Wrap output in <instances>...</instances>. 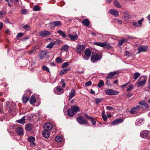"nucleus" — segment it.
Here are the masks:
<instances>
[{
	"label": "nucleus",
	"instance_id": "nucleus-12",
	"mask_svg": "<svg viewBox=\"0 0 150 150\" xmlns=\"http://www.w3.org/2000/svg\"><path fill=\"white\" fill-rule=\"evenodd\" d=\"M148 47L147 46H139L138 48V51L137 53L139 54L142 52H146L148 49Z\"/></svg>",
	"mask_w": 150,
	"mask_h": 150
},
{
	"label": "nucleus",
	"instance_id": "nucleus-26",
	"mask_svg": "<svg viewBox=\"0 0 150 150\" xmlns=\"http://www.w3.org/2000/svg\"><path fill=\"white\" fill-rule=\"evenodd\" d=\"M69 48V46L67 45H63L60 49L62 51H67Z\"/></svg>",
	"mask_w": 150,
	"mask_h": 150
},
{
	"label": "nucleus",
	"instance_id": "nucleus-64",
	"mask_svg": "<svg viewBox=\"0 0 150 150\" xmlns=\"http://www.w3.org/2000/svg\"><path fill=\"white\" fill-rule=\"evenodd\" d=\"M3 23L1 22H0V30H1V29L3 26Z\"/></svg>",
	"mask_w": 150,
	"mask_h": 150
},
{
	"label": "nucleus",
	"instance_id": "nucleus-27",
	"mask_svg": "<svg viewBox=\"0 0 150 150\" xmlns=\"http://www.w3.org/2000/svg\"><path fill=\"white\" fill-rule=\"evenodd\" d=\"M68 36L69 38L73 41H74L76 40L77 38V35H73L71 34H69L68 35Z\"/></svg>",
	"mask_w": 150,
	"mask_h": 150
},
{
	"label": "nucleus",
	"instance_id": "nucleus-24",
	"mask_svg": "<svg viewBox=\"0 0 150 150\" xmlns=\"http://www.w3.org/2000/svg\"><path fill=\"white\" fill-rule=\"evenodd\" d=\"M47 54V52L45 51H42L38 55L39 58L42 59L44 57V56L46 55Z\"/></svg>",
	"mask_w": 150,
	"mask_h": 150
},
{
	"label": "nucleus",
	"instance_id": "nucleus-38",
	"mask_svg": "<svg viewBox=\"0 0 150 150\" xmlns=\"http://www.w3.org/2000/svg\"><path fill=\"white\" fill-rule=\"evenodd\" d=\"M33 10L34 11H40V8L38 6L35 5Z\"/></svg>",
	"mask_w": 150,
	"mask_h": 150
},
{
	"label": "nucleus",
	"instance_id": "nucleus-40",
	"mask_svg": "<svg viewBox=\"0 0 150 150\" xmlns=\"http://www.w3.org/2000/svg\"><path fill=\"white\" fill-rule=\"evenodd\" d=\"M22 28L23 29H27L28 30H30L31 29L29 25L26 24L24 25L22 27Z\"/></svg>",
	"mask_w": 150,
	"mask_h": 150
},
{
	"label": "nucleus",
	"instance_id": "nucleus-22",
	"mask_svg": "<svg viewBox=\"0 0 150 150\" xmlns=\"http://www.w3.org/2000/svg\"><path fill=\"white\" fill-rule=\"evenodd\" d=\"M75 90H74V89H72L69 94V100H70L75 95Z\"/></svg>",
	"mask_w": 150,
	"mask_h": 150
},
{
	"label": "nucleus",
	"instance_id": "nucleus-16",
	"mask_svg": "<svg viewBox=\"0 0 150 150\" xmlns=\"http://www.w3.org/2000/svg\"><path fill=\"white\" fill-rule=\"evenodd\" d=\"M16 131L18 134L19 135H23L24 134L23 128L21 127H18Z\"/></svg>",
	"mask_w": 150,
	"mask_h": 150
},
{
	"label": "nucleus",
	"instance_id": "nucleus-50",
	"mask_svg": "<svg viewBox=\"0 0 150 150\" xmlns=\"http://www.w3.org/2000/svg\"><path fill=\"white\" fill-rule=\"evenodd\" d=\"M89 119L90 120L91 122L93 125H95L96 124V122L93 118L91 117V118H90Z\"/></svg>",
	"mask_w": 150,
	"mask_h": 150
},
{
	"label": "nucleus",
	"instance_id": "nucleus-33",
	"mask_svg": "<svg viewBox=\"0 0 150 150\" xmlns=\"http://www.w3.org/2000/svg\"><path fill=\"white\" fill-rule=\"evenodd\" d=\"M55 27H60L61 26V23L60 21H57L53 22Z\"/></svg>",
	"mask_w": 150,
	"mask_h": 150
},
{
	"label": "nucleus",
	"instance_id": "nucleus-30",
	"mask_svg": "<svg viewBox=\"0 0 150 150\" xmlns=\"http://www.w3.org/2000/svg\"><path fill=\"white\" fill-rule=\"evenodd\" d=\"M82 23L86 26H88L89 25V21L87 19L83 20L82 21Z\"/></svg>",
	"mask_w": 150,
	"mask_h": 150
},
{
	"label": "nucleus",
	"instance_id": "nucleus-51",
	"mask_svg": "<svg viewBox=\"0 0 150 150\" xmlns=\"http://www.w3.org/2000/svg\"><path fill=\"white\" fill-rule=\"evenodd\" d=\"M35 48H34L33 49L31 50H29V51H28V54L29 55L32 54V53H33V52L34 50H35Z\"/></svg>",
	"mask_w": 150,
	"mask_h": 150
},
{
	"label": "nucleus",
	"instance_id": "nucleus-20",
	"mask_svg": "<svg viewBox=\"0 0 150 150\" xmlns=\"http://www.w3.org/2000/svg\"><path fill=\"white\" fill-rule=\"evenodd\" d=\"M143 119L138 118L136 120L135 124L137 126H140L143 122Z\"/></svg>",
	"mask_w": 150,
	"mask_h": 150
},
{
	"label": "nucleus",
	"instance_id": "nucleus-60",
	"mask_svg": "<svg viewBox=\"0 0 150 150\" xmlns=\"http://www.w3.org/2000/svg\"><path fill=\"white\" fill-rule=\"evenodd\" d=\"M125 55L126 56H129L130 55V53L129 51H126L125 52Z\"/></svg>",
	"mask_w": 150,
	"mask_h": 150
},
{
	"label": "nucleus",
	"instance_id": "nucleus-25",
	"mask_svg": "<svg viewBox=\"0 0 150 150\" xmlns=\"http://www.w3.org/2000/svg\"><path fill=\"white\" fill-rule=\"evenodd\" d=\"M33 128L32 125L31 124H28L25 126V129L27 131L30 130Z\"/></svg>",
	"mask_w": 150,
	"mask_h": 150
},
{
	"label": "nucleus",
	"instance_id": "nucleus-57",
	"mask_svg": "<svg viewBox=\"0 0 150 150\" xmlns=\"http://www.w3.org/2000/svg\"><path fill=\"white\" fill-rule=\"evenodd\" d=\"M133 25L135 27H139L138 23L137 22H133L132 23Z\"/></svg>",
	"mask_w": 150,
	"mask_h": 150
},
{
	"label": "nucleus",
	"instance_id": "nucleus-59",
	"mask_svg": "<svg viewBox=\"0 0 150 150\" xmlns=\"http://www.w3.org/2000/svg\"><path fill=\"white\" fill-rule=\"evenodd\" d=\"M102 116L103 119V120L105 121L107 120V117L105 115H103Z\"/></svg>",
	"mask_w": 150,
	"mask_h": 150
},
{
	"label": "nucleus",
	"instance_id": "nucleus-46",
	"mask_svg": "<svg viewBox=\"0 0 150 150\" xmlns=\"http://www.w3.org/2000/svg\"><path fill=\"white\" fill-rule=\"evenodd\" d=\"M139 104L141 105H146L147 104L146 101L145 100H143L139 103Z\"/></svg>",
	"mask_w": 150,
	"mask_h": 150
},
{
	"label": "nucleus",
	"instance_id": "nucleus-44",
	"mask_svg": "<svg viewBox=\"0 0 150 150\" xmlns=\"http://www.w3.org/2000/svg\"><path fill=\"white\" fill-rule=\"evenodd\" d=\"M62 139L61 136H58L56 137L55 138V141H62Z\"/></svg>",
	"mask_w": 150,
	"mask_h": 150
},
{
	"label": "nucleus",
	"instance_id": "nucleus-37",
	"mask_svg": "<svg viewBox=\"0 0 150 150\" xmlns=\"http://www.w3.org/2000/svg\"><path fill=\"white\" fill-rule=\"evenodd\" d=\"M140 74L138 72H136L134 74L133 79L135 80H136L140 76Z\"/></svg>",
	"mask_w": 150,
	"mask_h": 150
},
{
	"label": "nucleus",
	"instance_id": "nucleus-58",
	"mask_svg": "<svg viewBox=\"0 0 150 150\" xmlns=\"http://www.w3.org/2000/svg\"><path fill=\"white\" fill-rule=\"evenodd\" d=\"M28 11L26 9H23L22 10L21 12L23 14H25L28 13Z\"/></svg>",
	"mask_w": 150,
	"mask_h": 150
},
{
	"label": "nucleus",
	"instance_id": "nucleus-35",
	"mask_svg": "<svg viewBox=\"0 0 150 150\" xmlns=\"http://www.w3.org/2000/svg\"><path fill=\"white\" fill-rule=\"evenodd\" d=\"M55 45V43L53 42H51L49 44H48L46 47L48 48L51 49L52 48L53 46Z\"/></svg>",
	"mask_w": 150,
	"mask_h": 150
},
{
	"label": "nucleus",
	"instance_id": "nucleus-61",
	"mask_svg": "<svg viewBox=\"0 0 150 150\" xmlns=\"http://www.w3.org/2000/svg\"><path fill=\"white\" fill-rule=\"evenodd\" d=\"M84 115L85 117L88 119H89L90 118H91V117L88 116V115L86 113L84 114Z\"/></svg>",
	"mask_w": 150,
	"mask_h": 150
},
{
	"label": "nucleus",
	"instance_id": "nucleus-13",
	"mask_svg": "<svg viewBox=\"0 0 150 150\" xmlns=\"http://www.w3.org/2000/svg\"><path fill=\"white\" fill-rule=\"evenodd\" d=\"M117 73V71L110 72L109 73L107 76L106 77V78L107 79H112Z\"/></svg>",
	"mask_w": 150,
	"mask_h": 150
},
{
	"label": "nucleus",
	"instance_id": "nucleus-17",
	"mask_svg": "<svg viewBox=\"0 0 150 150\" xmlns=\"http://www.w3.org/2000/svg\"><path fill=\"white\" fill-rule=\"evenodd\" d=\"M109 13L115 17L119 15L118 11L115 9H110L109 10Z\"/></svg>",
	"mask_w": 150,
	"mask_h": 150
},
{
	"label": "nucleus",
	"instance_id": "nucleus-8",
	"mask_svg": "<svg viewBox=\"0 0 150 150\" xmlns=\"http://www.w3.org/2000/svg\"><path fill=\"white\" fill-rule=\"evenodd\" d=\"M85 48V46L84 45H80L77 46L76 52L78 54H80L82 52Z\"/></svg>",
	"mask_w": 150,
	"mask_h": 150
},
{
	"label": "nucleus",
	"instance_id": "nucleus-54",
	"mask_svg": "<svg viewBox=\"0 0 150 150\" xmlns=\"http://www.w3.org/2000/svg\"><path fill=\"white\" fill-rule=\"evenodd\" d=\"M114 108L111 106H106V109L109 110H114Z\"/></svg>",
	"mask_w": 150,
	"mask_h": 150
},
{
	"label": "nucleus",
	"instance_id": "nucleus-29",
	"mask_svg": "<svg viewBox=\"0 0 150 150\" xmlns=\"http://www.w3.org/2000/svg\"><path fill=\"white\" fill-rule=\"evenodd\" d=\"M29 97L26 96L25 95L23 96L22 98L23 102L24 103H26L29 100Z\"/></svg>",
	"mask_w": 150,
	"mask_h": 150
},
{
	"label": "nucleus",
	"instance_id": "nucleus-1",
	"mask_svg": "<svg viewBox=\"0 0 150 150\" xmlns=\"http://www.w3.org/2000/svg\"><path fill=\"white\" fill-rule=\"evenodd\" d=\"M102 57V55L101 54L93 52L91 57V60L92 62L94 63L100 60Z\"/></svg>",
	"mask_w": 150,
	"mask_h": 150
},
{
	"label": "nucleus",
	"instance_id": "nucleus-49",
	"mask_svg": "<svg viewBox=\"0 0 150 150\" xmlns=\"http://www.w3.org/2000/svg\"><path fill=\"white\" fill-rule=\"evenodd\" d=\"M35 138L31 136L29 137L28 138V141H35Z\"/></svg>",
	"mask_w": 150,
	"mask_h": 150
},
{
	"label": "nucleus",
	"instance_id": "nucleus-32",
	"mask_svg": "<svg viewBox=\"0 0 150 150\" xmlns=\"http://www.w3.org/2000/svg\"><path fill=\"white\" fill-rule=\"evenodd\" d=\"M114 4L115 6L116 7L121 8L122 7V6L120 4L119 2L117 0L114 1Z\"/></svg>",
	"mask_w": 150,
	"mask_h": 150
},
{
	"label": "nucleus",
	"instance_id": "nucleus-56",
	"mask_svg": "<svg viewBox=\"0 0 150 150\" xmlns=\"http://www.w3.org/2000/svg\"><path fill=\"white\" fill-rule=\"evenodd\" d=\"M49 26L51 28H53L55 27L53 22L49 24Z\"/></svg>",
	"mask_w": 150,
	"mask_h": 150
},
{
	"label": "nucleus",
	"instance_id": "nucleus-28",
	"mask_svg": "<svg viewBox=\"0 0 150 150\" xmlns=\"http://www.w3.org/2000/svg\"><path fill=\"white\" fill-rule=\"evenodd\" d=\"M124 18L125 20H127L131 18V16L127 12L124 13Z\"/></svg>",
	"mask_w": 150,
	"mask_h": 150
},
{
	"label": "nucleus",
	"instance_id": "nucleus-15",
	"mask_svg": "<svg viewBox=\"0 0 150 150\" xmlns=\"http://www.w3.org/2000/svg\"><path fill=\"white\" fill-rule=\"evenodd\" d=\"M52 128V125L50 123H47L44 125V129L50 130Z\"/></svg>",
	"mask_w": 150,
	"mask_h": 150
},
{
	"label": "nucleus",
	"instance_id": "nucleus-14",
	"mask_svg": "<svg viewBox=\"0 0 150 150\" xmlns=\"http://www.w3.org/2000/svg\"><path fill=\"white\" fill-rule=\"evenodd\" d=\"M50 32L47 30H43L39 33V35L42 37H45L47 36L50 35Z\"/></svg>",
	"mask_w": 150,
	"mask_h": 150
},
{
	"label": "nucleus",
	"instance_id": "nucleus-7",
	"mask_svg": "<svg viewBox=\"0 0 150 150\" xmlns=\"http://www.w3.org/2000/svg\"><path fill=\"white\" fill-rule=\"evenodd\" d=\"M54 92L56 94H61L64 92V90L62 87L61 86H57L54 88Z\"/></svg>",
	"mask_w": 150,
	"mask_h": 150
},
{
	"label": "nucleus",
	"instance_id": "nucleus-19",
	"mask_svg": "<svg viewBox=\"0 0 150 150\" xmlns=\"http://www.w3.org/2000/svg\"><path fill=\"white\" fill-rule=\"evenodd\" d=\"M48 131L44 129L42 132V135L45 138H47L49 136L50 133Z\"/></svg>",
	"mask_w": 150,
	"mask_h": 150
},
{
	"label": "nucleus",
	"instance_id": "nucleus-53",
	"mask_svg": "<svg viewBox=\"0 0 150 150\" xmlns=\"http://www.w3.org/2000/svg\"><path fill=\"white\" fill-rule=\"evenodd\" d=\"M101 100V99L96 98L95 100L96 103L97 104H98L100 103Z\"/></svg>",
	"mask_w": 150,
	"mask_h": 150
},
{
	"label": "nucleus",
	"instance_id": "nucleus-39",
	"mask_svg": "<svg viewBox=\"0 0 150 150\" xmlns=\"http://www.w3.org/2000/svg\"><path fill=\"white\" fill-rule=\"evenodd\" d=\"M104 84L103 81L102 80H100L99 83L98 85V86L99 88H101Z\"/></svg>",
	"mask_w": 150,
	"mask_h": 150
},
{
	"label": "nucleus",
	"instance_id": "nucleus-45",
	"mask_svg": "<svg viewBox=\"0 0 150 150\" xmlns=\"http://www.w3.org/2000/svg\"><path fill=\"white\" fill-rule=\"evenodd\" d=\"M133 88L134 86L132 85H130L127 87V91H128L133 89Z\"/></svg>",
	"mask_w": 150,
	"mask_h": 150
},
{
	"label": "nucleus",
	"instance_id": "nucleus-23",
	"mask_svg": "<svg viewBox=\"0 0 150 150\" xmlns=\"http://www.w3.org/2000/svg\"><path fill=\"white\" fill-rule=\"evenodd\" d=\"M123 121V120L122 119H118L114 120L113 122H112L111 124L115 125H118L120 123H122Z\"/></svg>",
	"mask_w": 150,
	"mask_h": 150
},
{
	"label": "nucleus",
	"instance_id": "nucleus-55",
	"mask_svg": "<svg viewBox=\"0 0 150 150\" xmlns=\"http://www.w3.org/2000/svg\"><path fill=\"white\" fill-rule=\"evenodd\" d=\"M29 142H31L30 145V146H32L33 147L34 146H35L36 145V143L34 142V141H29Z\"/></svg>",
	"mask_w": 150,
	"mask_h": 150
},
{
	"label": "nucleus",
	"instance_id": "nucleus-47",
	"mask_svg": "<svg viewBox=\"0 0 150 150\" xmlns=\"http://www.w3.org/2000/svg\"><path fill=\"white\" fill-rule=\"evenodd\" d=\"M23 33H18L16 36V38L18 39L21 38L23 35Z\"/></svg>",
	"mask_w": 150,
	"mask_h": 150
},
{
	"label": "nucleus",
	"instance_id": "nucleus-4",
	"mask_svg": "<svg viewBox=\"0 0 150 150\" xmlns=\"http://www.w3.org/2000/svg\"><path fill=\"white\" fill-rule=\"evenodd\" d=\"M146 78L144 76H142L137 80V84L138 87L143 86L146 83Z\"/></svg>",
	"mask_w": 150,
	"mask_h": 150
},
{
	"label": "nucleus",
	"instance_id": "nucleus-31",
	"mask_svg": "<svg viewBox=\"0 0 150 150\" xmlns=\"http://www.w3.org/2000/svg\"><path fill=\"white\" fill-rule=\"evenodd\" d=\"M36 101V99L33 96H32L31 97L30 100V103L32 104L35 103Z\"/></svg>",
	"mask_w": 150,
	"mask_h": 150
},
{
	"label": "nucleus",
	"instance_id": "nucleus-10",
	"mask_svg": "<svg viewBox=\"0 0 150 150\" xmlns=\"http://www.w3.org/2000/svg\"><path fill=\"white\" fill-rule=\"evenodd\" d=\"M105 93L107 95L112 96L117 95L118 93V92L115 91L111 89H109L105 90Z\"/></svg>",
	"mask_w": 150,
	"mask_h": 150
},
{
	"label": "nucleus",
	"instance_id": "nucleus-36",
	"mask_svg": "<svg viewBox=\"0 0 150 150\" xmlns=\"http://www.w3.org/2000/svg\"><path fill=\"white\" fill-rule=\"evenodd\" d=\"M25 116H24L20 120H17V122L19 123L23 124L25 122Z\"/></svg>",
	"mask_w": 150,
	"mask_h": 150
},
{
	"label": "nucleus",
	"instance_id": "nucleus-5",
	"mask_svg": "<svg viewBox=\"0 0 150 150\" xmlns=\"http://www.w3.org/2000/svg\"><path fill=\"white\" fill-rule=\"evenodd\" d=\"M140 136L142 138L149 139L150 138V131L143 130L140 132Z\"/></svg>",
	"mask_w": 150,
	"mask_h": 150
},
{
	"label": "nucleus",
	"instance_id": "nucleus-62",
	"mask_svg": "<svg viewBox=\"0 0 150 150\" xmlns=\"http://www.w3.org/2000/svg\"><path fill=\"white\" fill-rule=\"evenodd\" d=\"M116 22L120 24H122V21L121 20L119 19H117Z\"/></svg>",
	"mask_w": 150,
	"mask_h": 150
},
{
	"label": "nucleus",
	"instance_id": "nucleus-18",
	"mask_svg": "<svg viewBox=\"0 0 150 150\" xmlns=\"http://www.w3.org/2000/svg\"><path fill=\"white\" fill-rule=\"evenodd\" d=\"M119 42L118 43L119 46L122 45L124 43H126L128 41V39L127 38H122L121 40H119Z\"/></svg>",
	"mask_w": 150,
	"mask_h": 150
},
{
	"label": "nucleus",
	"instance_id": "nucleus-11",
	"mask_svg": "<svg viewBox=\"0 0 150 150\" xmlns=\"http://www.w3.org/2000/svg\"><path fill=\"white\" fill-rule=\"evenodd\" d=\"M77 122L79 123L83 124L86 123L87 122L83 116H80L76 118Z\"/></svg>",
	"mask_w": 150,
	"mask_h": 150
},
{
	"label": "nucleus",
	"instance_id": "nucleus-9",
	"mask_svg": "<svg viewBox=\"0 0 150 150\" xmlns=\"http://www.w3.org/2000/svg\"><path fill=\"white\" fill-rule=\"evenodd\" d=\"M141 107L139 105H137L135 107L132 108L129 111V112L131 114H134L138 112Z\"/></svg>",
	"mask_w": 150,
	"mask_h": 150
},
{
	"label": "nucleus",
	"instance_id": "nucleus-6",
	"mask_svg": "<svg viewBox=\"0 0 150 150\" xmlns=\"http://www.w3.org/2000/svg\"><path fill=\"white\" fill-rule=\"evenodd\" d=\"M84 55H82V56L84 60H88L91 56V52L90 50L86 49L84 52Z\"/></svg>",
	"mask_w": 150,
	"mask_h": 150
},
{
	"label": "nucleus",
	"instance_id": "nucleus-41",
	"mask_svg": "<svg viewBox=\"0 0 150 150\" xmlns=\"http://www.w3.org/2000/svg\"><path fill=\"white\" fill-rule=\"evenodd\" d=\"M42 69L44 71H46L47 72H50V71L48 68L46 66H44L42 67Z\"/></svg>",
	"mask_w": 150,
	"mask_h": 150
},
{
	"label": "nucleus",
	"instance_id": "nucleus-42",
	"mask_svg": "<svg viewBox=\"0 0 150 150\" xmlns=\"http://www.w3.org/2000/svg\"><path fill=\"white\" fill-rule=\"evenodd\" d=\"M56 61L58 63H62L63 62L62 59L60 57H57L56 58Z\"/></svg>",
	"mask_w": 150,
	"mask_h": 150
},
{
	"label": "nucleus",
	"instance_id": "nucleus-2",
	"mask_svg": "<svg viewBox=\"0 0 150 150\" xmlns=\"http://www.w3.org/2000/svg\"><path fill=\"white\" fill-rule=\"evenodd\" d=\"M79 111V108L76 106H72L71 107V109L67 111L68 115L70 116H73L75 113Z\"/></svg>",
	"mask_w": 150,
	"mask_h": 150
},
{
	"label": "nucleus",
	"instance_id": "nucleus-34",
	"mask_svg": "<svg viewBox=\"0 0 150 150\" xmlns=\"http://www.w3.org/2000/svg\"><path fill=\"white\" fill-rule=\"evenodd\" d=\"M57 33L60 34L63 37L65 38L66 37L65 33L61 30H59L57 31Z\"/></svg>",
	"mask_w": 150,
	"mask_h": 150
},
{
	"label": "nucleus",
	"instance_id": "nucleus-3",
	"mask_svg": "<svg viewBox=\"0 0 150 150\" xmlns=\"http://www.w3.org/2000/svg\"><path fill=\"white\" fill-rule=\"evenodd\" d=\"M94 44L100 47H104L108 49H110L112 48V46L110 45V44L107 42H95Z\"/></svg>",
	"mask_w": 150,
	"mask_h": 150
},
{
	"label": "nucleus",
	"instance_id": "nucleus-21",
	"mask_svg": "<svg viewBox=\"0 0 150 150\" xmlns=\"http://www.w3.org/2000/svg\"><path fill=\"white\" fill-rule=\"evenodd\" d=\"M70 69L69 67L66 68L64 69H62L59 72V74L61 75H62L67 73V71H69Z\"/></svg>",
	"mask_w": 150,
	"mask_h": 150
},
{
	"label": "nucleus",
	"instance_id": "nucleus-48",
	"mask_svg": "<svg viewBox=\"0 0 150 150\" xmlns=\"http://www.w3.org/2000/svg\"><path fill=\"white\" fill-rule=\"evenodd\" d=\"M91 84L92 82L91 81L89 80L86 83L85 86H88L91 85Z\"/></svg>",
	"mask_w": 150,
	"mask_h": 150
},
{
	"label": "nucleus",
	"instance_id": "nucleus-43",
	"mask_svg": "<svg viewBox=\"0 0 150 150\" xmlns=\"http://www.w3.org/2000/svg\"><path fill=\"white\" fill-rule=\"evenodd\" d=\"M69 62H66L64 63L62 66V68H64L67 67L69 65Z\"/></svg>",
	"mask_w": 150,
	"mask_h": 150
},
{
	"label": "nucleus",
	"instance_id": "nucleus-52",
	"mask_svg": "<svg viewBox=\"0 0 150 150\" xmlns=\"http://www.w3.org/2000/svg\"><path fill=\"white\" fill-rule=\"evenodd\" d=\"M60 83H62V86L63 87H64L66 85V83H64V80L63 79H62Z\"/></svg>",
	"mask_w": 150,
	"mask_h": 150
},
{
	"label": "nucleus",
	"instance_id": "nucleus-63",
	"mask_svg": "<svg viewBox=\"0 0 150 150\" xmlns=\"http://www.w3.org/2000/svg\"><path fill=\"white\" fill-rule=\"evenodd\" d=\"M6 13L4 11H0V15H4L6 14Z\"/></svg>",
	"mask_w": 150,
	"mask_h": 150
}]
</instances>
